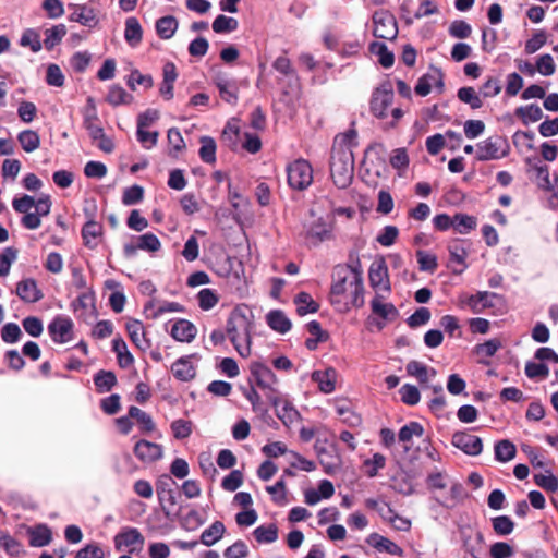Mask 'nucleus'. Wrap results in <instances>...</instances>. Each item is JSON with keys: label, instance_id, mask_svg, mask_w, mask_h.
<instances>
[{"label": "nucleus", "instance_id": "20", "mask_svg": "<svg viewBox=\"0 0 558 558\" xmlns=\"http://www.w3.org/2000/svg\"><path fill=\"white\" fill-rule=\"evenodd\" d=\"M72 7L74 11L69 15V21L80 23L89 28L98 25L99 20L94 8L87 4H72Z\"/></svg>", "mask_w": 558, "mask_h": 558}, {"label": "nucleus", "instance_id": "36", "mask_svg": "<svg viewBox=\"0 0 558 558\" xmlns=\"http://www.w3.org/2000/svg\"><path fill=\"white\" fill-rule=\"evenodd\" d=\"M88 104L92 106V112H87L84 116L83 125L88 132L89 137L93 141L98 140V137L102 136L104 129L102 126L96 124L95 122L98 120L97 112L95 109L94 100L92 97L87 99Z\"/></svg>", "mask_w": 558, "mask_h": 558}, {"label": "nucleus", "instance_id": "31", "mask_svg": "<svg viewBox=\"0 0 558 558\" xmlns=\"http://www.w3.org/2000/svg\"><path fill=\"white\" fill-rule=\"evenodd\" d=\"M29 535V545L32 547H44L51 543V530L45 524H38L27 531Z\"/></svg>", "mask_w": 558, "mask_h": 558}, {"label": "nucleus", "instance_id": "50", "mask_svg": "<svg viewBox=\"0 0 558 558\" xmlns=\"http://www.w3.org/2000/svg\"><path fill=\"white\" fill-rule=\"evenodd\" d=\"M515 446L510 440H500L495 445V458L500 462H508L515 457Z\"/></svg>", "mask_w": 558, "mask_h": 558}, {"label": "nucleus", "instance_id": "45", "mask_svg": "<svg viewBox=\"0 0 558 558\" xmlns=\"http://www.w3.org/2000/svg\"><path fill=\"white\" fill-rule=\"evenodd\" d=\"M306 238L313 245H318L331 238V230L324 222H316L308 228Z\"/></svg>", "mask_w": 558, "mask_h": 558}, {"label": "nucleus", "instance_id": "44", "mask_svg": "<svg viewBox=\"0 0 558 558\" xmlns=\"http://www.w3.org/2000/svg\"><path fill=\"white\" fill-rule=\"evenodd\" d=\"M201 148L198 151L199 158L205 163L216 162V142L211 136L204 135L199 140Z\"/></svg>", "mask_w": 558, "mask_h": 558}, {"label": "nucleus", "instance_id": "9", "mask_svg": "<svg viewBox=\"0 0 558 558\" xmlns=\"http://www.w3.org/2000/svg\"><path fill=\"white\" fill-rule=\"evenodd\" d=\"M510 144L505 136L493 135L476 144V160H498L510 154Z\"/></svg>", "mask_w": 558, "mask_h": 558}, {"label": "nucleus", "instance_id": "3", "mask_svg": "<svg viewBox=\"0 0 558 558\" xmlns=\"http://www.w3.org/2000/svg\"><path fill=\"white\" fill-rule=\"evenodd\" d=\"M335 267L347 268V274L351 276L349 282L352 288L351 291V305L359 308L364 305V280L363 269L357 252L350 251L348 255V262L345 264H338Z\"/></svg>", "mask_w": 558, "mask_h": 558}, {"label": "nucleus", "instance_id": "48", "mask_svg": "<svg viewBox=\"0 0 558 558\" xmlns=\"http://www.w3.org/2000/svg\"><path fill=\"white\" fill-rule=\"evenodd\" d=\"M457 97L461 102L470 106L471 109L476 110L482 108L483 101L475 89L471 86L460 87L457 92Z\"/></svg>", "mask_w": 558, "mask_h": 558}, {"label": "nucleus", "instance_id": "57", "mask_svg": "<svg viewBox=\"0 0 558 558\" xmlns=\"http://www.w3.org/2000/svg\"><path fill=\"white\" fill-rule=\"evenodd\" d=\"M20 45L23 47H29L33 52L40 51L43 47L40 36L34 28H27L23 32L20 38Z\"/></svg>", "mask_w": 558, "mask_h": 558}, {"label": "nucleus", "instance_id": "6", "mask_svg": "<svg viewBox=\"0 0 558 558\" xmlns=\"http://www.w3.org/2000/svg\"><path fill=\"white\" fill-rule=\"evenodd\" d=\"M395 99L393 85L390 80L383 81L376 86L369 98V112L377 119L384 120L388 117V110Z\"/></svg>", "mask_w": 558, "mask_h": 558}, {"label": "nucleus", "instance_id": "38", "mask_svg": "<svg viewBox=\"0 0 558 558\" xmlns=\"http://www.w3.org/2000/svg\"><path fill=\"white\" fill-rule=\"evenodd\" d=\"M129 416L136 420L141 432L144 434H149L156 429L153 417L137 407L132 405L129 408Z\"/></svg>", "mask_w": 558, "mask_h": 558}, {"label": "nucleus", "instance_id": "30", "mask_svg": "<svg viewBox=\"0 0 558 558\" xmlns=\"http://www.w3.org/2000/svg\"><path fill=\"white\" fill-rule=\"evenodd\" d=\"M356 138L357 132L354 129V122H352V126L348 131L336 135L331 151H340V149L352 151V148L357 146Z\"/></svg>", "mask_w": 558, "mask_h": 558}, {"label": "nucleus", "instance_id": "47", "mask_svg": "<svg viewBox=\"0 0 558 558\" xmlns=\"http://www.w3.org/2000/svg\"><path fill=\"white\" fill-rule=\"evenodd\" d=\"M211 27L216 34H229L238 29L239 22L232 16L219 14L214 20Z\"/></svg>", "mask_w": 558, "mask_h": 558}, {"label": "nucleus", "instance_id": "59", "mask_svg": "<svg viewBox=\"0 0 558 558\" xmlns=\"http://www.w3.org/2000/svg\"><path fill=\"white\" fill-rule=\"evenodd\" d=\"M144 198V189L138 184L126 187L122 194V204L132 206L141 203Z\"/></svg>", "mask_w": 558, "mask_h": 558}, {"label": "nucleus", "instance_id": "27", "mask_svg": "<svg viewBox=\"0 0 558 558\" xmlns=\"http://www.w3.org/2000/svg\"><path fill=\"white\" fill-rule=\"evenodd\" d=\"M83 243L86 247L94 250L97 247V239L102 235V225L96 220H87L81 230Z\"/></svg>", "mask_w": 558, "mask_h": 558}, {"label": "nucleus", "instance_id": "18", "mask_svg": "<svg viewBox=\"0 0 558 558\" xmlns=\"http://www.w3.org/2000/svg\"><path fill=\"white\" fill-rule=\"evenodd\" d=\"M135 457L143 463H153L162 458V446L146 439L138 440L133 448Z\"/></svg>", "mask_w": 558, "mask_h": 558}, {"label": "nucleus", "instance_id": "61", "mask_svg": "<svg viewBox=\"0 0 558 558\" xmlns=\"http://www.w3.org/2000/svg\"><path fill=\"white\" fill-rule=\"evenodd\" d=\"M418 268L421 271H428L433 274L438 266L437 256L432 253H427L424 251L416 252Z\"/></svg>", "mask_w": 558, "mask_h": 558}, {"label": "nucleus", "instance_id": "29", "mask_svg": "<svg viewBox=\"0 0 558 558\" xmlns=\"http://www.w3.org/2000/svg\"><path fill=\"white\" fill-rule=\"evenodd\" d=\"M179 22L173 15H166L158 19L155 23L156 34L160 39L168 40L172 38L178 31Z\"/></svg>", "mask_w": 558, "mask_h": 558}, {"label": "nucleus", "instance_id": "58", "mask_svg": "<svg viewBox=\"0 0 558 558\" xmlns=\"http://www.w3.org/2000/svg\"><path fill=\"white\" fill-rule=\"evenodd\" d=\"M450 260L457 264L462 265L460 270H453L454 274H462L463 270L468 267L465 259L468 257V251L464 246L459 244L458 242L454 244H450L448 246Z\"/></svg>", "mask_w": 558, "mask_h": 558}, {"label": "nucleus", "instance_id": "53", "mask_svg": "<svg viewBox=\"0 0 558 558\" xmlns=\"http://www.w3.org/2000/svg\"><path fill=\"white\" fill-rule=\"evenodd\" d=\"M407 372L410 376L415 377L421 384L428 381L429 372L435 375L434 369H429L425 364L417 361H410L407 364Z\"/></svg>", "mask_w": 558, "mask_h": 558}, {"label": "nucleus", "instance_id": "24", "mask_svg": "<svg viewBox=\"0 0 558 558\" xmlns=\"http://www.w3.org/2000/svg\"><path fill=\"white\" fill-rule=\"evenodd\" d=\"M125 328L130 340L136 349H147L150 347L149 340L146 337L144 325L141 320L131 319L126 323Z\"/></svg>", "mask_w": 558, "mask_h": 558}, {"label": "nucleus", "instance_id": "64", "mask_svg": "<svg viewBox=\"0 0 558 558\" xmlns=\"http://www.w3.org/2000/svg\"><path fill=\"white\" fill-rule=\"evenodd\" d=\"M547 40L546 32L543 29H539L535 32L531 38H529L525 41L524 51L527 54L535 53L538 51Z\"/></svg>", "mask_w": 558, "mask_h": 558}, {"label": "nucleus", "instance_id": "22", "mask_svg": "<svg viewBox=\"0 0 558 558\" xmlns=\"http://www.w3.org/2000/svg\"><path fill=\"white\" fill-rule=\"evenodd\" d=\"M197 329L195 325L184 318L177 319L170 330V335L173 339L180 342H191L196 336Z\"/></svg>", "mask_w": 558, "mask_h": 558}, {"label": "nucleus", "instance_id": "26", "mask_svg": "<svg viewBox=\"0 0 558 558\" xmlns=\"http://www.w3.org/2000/svg\"><path fill=\"white\" fill-rule=\"evenodd\" d=\"M266 323L274 330L279 333H287L292 328L290 318L282 310H271L266 314Z\"/></svg>", "mask_w": 558, "mask_h": 558}, {"label": "nucleus", "instance_id": "13", "mask_svg": "<svg viewBox=\"0 0 558 558\" xmlns=\"http://www.w3.org/2000/svg\"><path fill=\"white\" fill-rule=\"evenodd\" d=\"M47 331L54 344H64L74 339V323L69 316L60 314L50 320Z\"/></svg>", "mask_w": 558, "mask_h": 558}, {"label": "nucleus", "instance_id": "49", "mask_svg": "<svg viewBox=\"0 0 558 558\" xmlns=\"http://www.w3.org/2000/svg\"><path fill=\"white\" fill-rule=\"evenodd\" d=\"M255 539L260 544L274 543L278 538V527L276 524L259 525L254 532Z\"/></svg>", "mask_w": 558, "mask_h": 558}, {"label": "nucleus", "instance_id": "55", "mask_svg": "<svg viewBox=\"0 0 558 558\" xmlns=\"http://www.w3.org/2000/svg\"><path fill=\"white\" fill-rule=\"evenodd\" d=\"M380 515L383 519L388 520L397 531H409L411 527L410 520L400 517L389 506H387L385 512L380 510Z\"/></svg>", "mask_w": 558, "mask_h": 558}, {"label": "nucleus", "instance_id": "25", "mask_svg": "<svg viewBox=\"0 0 558 558\" xmlns=\"http://www.w3.org/2000/svg\"><path fill=\"white\" fill-rule=\"evenodd\" d=\"M195 354L183 356L177 360L172 366L171 371L173 376L181 381H190L194 379L196 376V369L191 359L194 357Z\"/></svg>", "mask_w": 558, "mask_h": 558}, {"label": "nucleus", "instance_id": "39", "mask_svg": "<svg viewBox=\"0 0 558 558\" xmlns=\"http://www.w3.org/2000/svg\"><path fill=\"white\" fill-rule=\"evenodd\" d=\"M514 114L520 118L525 125L537 122L543 118V111L537 104L520 106L515 109Z\"/></svg>", "mask_w": 558, "mask_h": 558}, {"label": "nucleus", "instance_id": "14", "mask_svg": "<svg viewBox=\"0 0 558 558\" xmlns=\"http://www.w3.org/2000/svg\"><path fill=\"white\" fill-rule=\"evenodd\" d=\"M113 543L117 551L140 553L144 548L145 537L138 529L126 526L116 534Z\"/></svg>", "mask_w": 558, "mask_h": 558}, {"label": "nucleus", "instance_id": "40", "mask_svg": "<svg viewBox=\"0 0 558 558\" xmlns=\"http://www.w3.org/2000/svg\"><path fill=\"white\" fill-rule=\"evenodd\" d=\"M477 226V219L475 216H471L464 213H457L453 216V229L459 234H468L473 231Z\"/></svg>", "mask_w": 558, "mask_h": 558}, {"label": "nucleus", "instance_id": "51", "mask_svg": "<svg viewBox=\"0 0 558 558\" xmlns=\"http://www.w3.org/2000/svg\"><path fill=\"white\" fill-rule=\"evenodd\" d=\"M493 299L502 300V295L489 291H478L470 296L469 304L472 308H475L478 303L482 304L483 308H490L494 306Z\"/></svg>", "mask_w": 558, "mask_h": 558}, {"label": "nucleus", "instance_id": "41", "mask_svg": "<svg viewBox=\"0 0 558 558\" xmlns=\"http://www.w3.org/2000/svg\"><path fill=\"white\" fill-rule=\"evenodd\" d=\"M17 141L25 153H33L40 145V136L37 131L23 130L17 134Z\"/></svg>", "mask_w": 558, "mask_h": 558}, {"label": "nucleus", "instance_id": "15", "mask_svg": "<svg viewBox=\"0 0 558 558\" xmlns=\"http://www.w3.org/2000/svg\"><path fill=\"white\" fill-rule=\"evenodd\" d=\"M433 86H435L438 93H442L445 76L440 68L430 64L428 71L417 80L414 90L418 96L425 97L432 92Z\"/></svg>", "mask_w": 558, "mask_h": 558}, {"label": "nucleus", "instance_id": "1", "mask_svg": "<svg viewBox=\"0 0 558 558\" xmlns=\"http://www.w3.org/2000/svg\"><path fill=\"white\" fill-rule=\"evenodd\" d=\"M253 308L244 303L235 305L226 322L227 338L233 349H251L252 340L257 335Z\"/></svg>", "mask_w": 558, "mask_h": 558}, {"label": "nucleus", "instance_id": "35", "mask_svg": "<svg viewBox=\"0 0 558 558\" xmlns=\"http://www.w3.org/2000/svg\"><path fill=\"white\" fill-rule=\"evenodd\" d=\"M369 52L378 57L379 64L389 69L395 63V54L389 50L388 46L383 41H373L369 44Z\"/></svg>", "mask_w": 558, "mask_h": 558}, {"label": "nucleus", "instance_id": "37", "mask_svg": "<svg viewBox=\"0 0 558 558\" xmlns=\"http://www.w3.org/2000/svg\"><path fill=\"white\" fill-rule=\"evenodd\" d=\"M157 496L166 517H169L172 512L179 511L178 499L180 495L175 488L162 489Z\"/></svg>", "mask_w": 558, "mask_h": 558}, {"label": "nucleus", "instance_id": "63", "mask_svg": "<svg viewBox=\"0 0 558 558\" xmlns=\"http://www.w3.org/2000/svg\"><path fill=\"white\" fill-rule=\"evenodd\" d=\"M128 98H132L131 95H129L126 93V90L120 86V85H112L110 88H109V92L107 94V97H106V100L117 107V106H120L122 104H126L128 102Z\"/></svg>", "mask_w": 558, "mask_h": 558}, {"label": "nucleus", "instance_id": "12", "mask_svg": "<svg viewBox=\"0 0 558 558\" xmlns=\"http://www.w3.org/2000/svg\"><path fill=\"white\" fill-rule=\"evenodd\" d=\"M161 248V242L158 236L151 232L142 235H133L131 240L123 245V255L125 258H133L138 251L149 253L158 252Z\"/></svg>", "mask_w": 558, "mask_h": 558}, {"label": "nucleus", "instance_id": "23", "mask_svg": "<svg viewBox=\"0 0 558 558\" xmlns=\"http://www.w3.org/2000/svg\"><path fill=\"white\" fill-rule=\"evenodd\" d=\"M178 77L177 66L173 62H167L162 68V83L159 93L166 100L173 98V84Z\"/></svg>", "mask_w": 558, "mask_h": 558}, {"label": "nucleus", "instance_id": "5", "mask_svg": "<svg viewBox=\"0 0 558 558\" xmlns=\"http://www.w3.org/2000/svg\"><path fill=\"white\" fill-rule=\"evenodd\" d=\"M384 299L385 295L375 294L371 302L372 312L375 315L367 319V328L371 331H379L386 323L395 322L399 317L397 307L390 302L384 303Z\"/></svg>", "mask_w": 558, "mask_h": 558}, {"label": "nucleus", "instance_id": "11", "mask_svg": "<svg viewBox=\"0 0 558 558\" xmlns=\"http://www.w3.org/2000/svg\"><path fill=\"white\" fill-rule=\"evenodd\" d=\"M211 82L218 89L219 97L228 105L236 106L239 102L240 83L236 78L225 72L213 75Z\"/></svg>", "mask_w": 558, "mask_h": 558}, {"label": "nucleus", "instance_id": "56", "mask_svg": "<svg viewBox=\"0 0 558 558\" xmlns=\"http://www.w3.org/2000/svg\"><path fill=\"white\" fill-rule=\"evenodd\" d=\"M494 532L499 536H507L514 530V522L508 515H498L492 519Z\"/></svg>", "mask_w": 558, "mask_h": 558}, {"label": "nucleus", "instance_id": "54", "mask_svg": "<svg viewBox=\"0 0 558 558\" xmlns=\"http://www.w3.org/2000/svg\"><path fill=\"white\" fill-rule=\"evenodd\" d=\"M424 434V427L421 423L412 421L405 425H403L399 433L398 438L401 442H409L413 438V436L422 437Z\"/></svg>", "mask_w": 558, "mask_h": 558}, {"label": "nucleus", "instance_id": "46", "mask_svg": "<svg viewBox=\"0 0 558 558\" xmlns=\"http://www.w3.org/2000/svg\"><path fill=\"white\" fill-rule=\"evenodd\" d=\"M225 525L221 521H215L209 527L203 531L201 542L206 546L217 543L225 534Z\"/></svg>", "mask_w": 558, "mask_h": 558}, {"label": "nucleus", "instance_id": "7", "mask_svg": "<svg viewBox=\"0 0 558 558\" xmlns=\"http://www.w3.org/2000/svg\"><path fill=\"white\" fill-rule=\"evenodd\" d=\"M351 276L347 274V268L335 267L332 272V282L329 291L330 303L339 311H349L351 307V294L347 295L348 282Z\"/></svg>", "mask_w": 558, "mask_h": 558}, {"label": "nucleus", "instance_id": "21", "mask_svg": "<svg viewBox=\"0 0 558 558\" xmlns=\"http://www.w3.org/2000/svg\"><path fill=\"white\" fill-rule=\"evenodd\" d=\"M311 378L324 393H331L336 389L337 371L333 367L314 371Z\"/></svg>", "mask_w": 558, "mask_h": 558}, {"label": "nucleus", "instance_id": "42", "mask_svg": "<svg viewBox=\"0 0 558 558\" xmlns=\"http://www.w3.org/2000/svg\"><path fill=\"white\" fill-rule=\"evenodd\" d=\"M94 384L99 393L110 391L117 385V377L110 371H99L94 375Z\"/></svg>", "mask_w": 558, "mask_h": 558}, {"label": "nucleus", "instance_id": "16", "mask_svg": "<svg viewBox=\"0 0 558 558\" xmlns=\"http://www.w3.org/2000/svg\"><path fill=\"white\" fill-rule=\"evenodd\" d=\"M272 68L287 78V89L283 92L286 95L300 92V77L288 57L279 56L276 58Z\"/></svg>", "mask_w": 558, "mask_h": 558}, {"label": "nucleus", "instance_id": "19", "mask_svg": "<svg viewBox=\"0 0 558 558\" xmlns=\"http://www.w3.org/2000/svg\"><path fill=\"white\" fill-rule=\"evenodd\" d=\"M15 293L25 303H37L44 298L34 278H25L16 283Z\"/></svg>", "mask_w": 558, "mask_h": 558}, {"label": "nucleus", "instance_id": "62", "mask_svg": "<svg viewBox=\"0 0 558 558\" xmlns=\"http://www.w3.org/2000/svg\"><path fill=\"white\" fill-rule=\"evenodd\" d=\"M170 427L175 439L189 438L193 432V423L182 418L174 420Z\"/></svg>", "mask_w": 558, "mask_h": 558}, {"label": "nucleus", "instance_id": "8", "mask_svg": "<svg viewBox=\"0 0 558 558\" xmlns=\"http://www.w3.org/2000/svg\"><path fill=\"white\" fill-rule=\"evenodd\" d=\"M288 185L294 191H305L313 183V167L304 158H298L286 167Z\"/></svg>", "mask_w": 558, "mask_h": 558}, {"label": "nucleus", "instance_id": "43", "mask_svg": "<svg viewBox=\"0 0 558 558\" xmlns=\"http://www.w3.org/2000/svg\"><path fill=\"white\" fill-rule=\"evenodd\" d=\"M66 35V26L64 24H58L51 28L45 31L44 46L47 50H52L57 45L61 43L63 37Z\"/></svg>", "mask_w": 558, "mask_h": 558}, {"label": "nucleus", "instance_id": "60", "mask_svg": "<svg viewBox=\"0 0 558 558\" xmlns=\"http://www.w3.org/2000/svg\"><path fill=\"white\" fill-rule=\"evenodd\" d=\"M19 251L13 246L5 247L0 253V277L7 276L11 265L16 260Z\"/></svg>", "mask_w": 558, "mask_h": 558}, {"label": "nucleus", "instance_id": "4", "mask_svg": "<svg viewBox=\"0 0 558 558\" xmlns=\"http://www.w3.org/2000/svg\"><path fill=\"white\" fill-rule=\"evenodd\" d=\"M250 369L254 381L264 391L267 400L272 407H278L281 402V395L275 387L277 377L272 371L262 362H253Z\"/></svg>", "mask_w": 558, "mask_h": 558}, {"label": "nucleus", "instance_id": "52", "mask_svg": "<svg viewBox=\"0 0 558 558\" xmlns=\"http://www.w3.org/2000/svg\"><path fill=\"white\" fill-rule=\"evenodd\" d=\"M167 140L170 146L169 155L171 157H178V154L185 148V143L180 130L178 128L169 129Z\"/></svg>", "mask_w": 558, "mask_h": 558}, {"label": "nucleus", "instance_id": "34", "mask_svg": "<svg viewBox=\"0 0 558 558\" xmlns=\"http://www.w3.org/2000/svg\"><path fill=\"white\" fill-rule=\"evenodd\" d=\"M294 304L300 316L314 314L319 310V304L305 291H301L294 296Z\"/></svg>", "mask_w": 558, "mask_h": 558}, {"label": "nucleus", "instance_id": "33", "mask_svg": "<svg viewBox=\"0 0 558 558\" xmlns=\"http://www.w3.org/2000/svg\"><path fill=\"white\" fill-rule=\"evenodd\" d=\"M368 543L379 551H385L399 557L403 555V549L399 545L377 533L369 535Z\"/></svg>", "mask_w": 558, "mask_h": 558}, {"label": "nucleus", "instance_id": "10", "mask_svg": "<svg viewBox=\"0 0 558 558\" xmlns=\"http://www.w3.org/2000/svg\"><path fill=\"white\" fill-rule=\"evenodd\" d=\"M368 281L376 294L391 293L388 266L384 257H378L372 262L368 268Z\"/></svg>", "mask_w": 558, "mask_h": 558}, {"label": "nucleus", "instance_id": "17", "mask_svg": "<svg viewBox=\"0 0 558 558\" xmlns=\"http://www.w3.org/2000/svg\"><path fill=\"white\" fill-rule=\"evenodd\" d=\"M451 444L469 456H478L483 450L482 439L466 432L454 433Z\"/></svg>", "mask_w": 558, "mask_h": 558}, {"label": "nucleus", "instance_id": "2", "mask_svg": "<svg viewBox=\"0 0 558 558\" xmlns=\"http://www.w3.org/2000/svg\"><path fill=\"white\" fill-rule=\"evenodd\" d=\"M330 177L333 184L338 189H347L353 180L354 171V155L353 151L336 150L331 151L330 161Z\"/></svg>", "mask_w": 558, "mask_h": 558}, {"label": "nucleus", "instance_id": "28", "mask_svg": "<svg viewBox=\"0 0 558 558\" xmlns=\"http://www.w3.org/2000/svg\"><path fill=\"white\" fill-rule=\"evenodd\" d=\"M124 39L130 47H137L143 39V28L135 16L125 20Z\"/></svg>", "mask_w": 558, "mask_h": 558}, {"label": "nucleus", "instance_id": "32", "mask_svg": "<svg viewBox=\"0 0 558 558\" xmlns=\"http://www.w3.org/2000/svg\"><path fill=\"white\" fill-rule=\"evenodd\" d=\"M277 417L287 427H290L301 418L299 411L287 400H282L278 407H274Z\"/></svg>", "mask_w": 558, "mask_h": 558}]
</instances>
